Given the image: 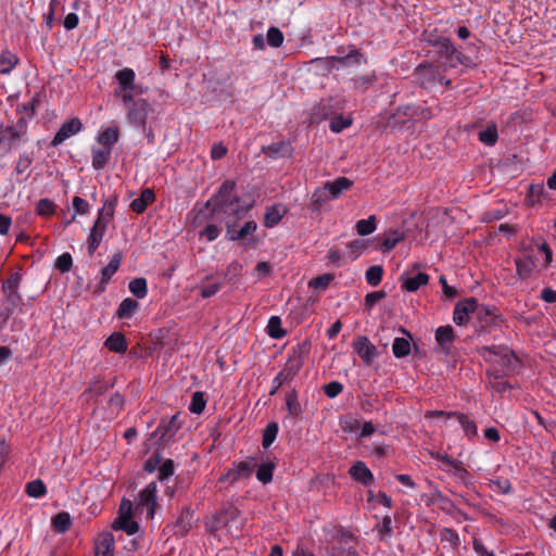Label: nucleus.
Wrapping results in <instances>:
<instances>
[{
	"label": "nucleus",
	"instance_id": "40",
	"mask_svg": "<svg viewBox=\"0 0 556 556\" xmlns=\"http://www.w3.org/2000/svg\"><path fill=\"white\" fill-rule=\"evenodd\" d=\"M52 526L59 533L66 532L72 526L71 515L66 511H61L52 518Z\"/></svg>",
	"mask_w": 556,
	"mask_h": 556
},
{
	"label": "nucleus",
	"instance_id": "21",
	"mask_svg": "<svg viewBox=\"0 0 556 556\" xmlns=\"http://www.w3.org/2000/svg\"><path fill=\"white\" fill-rule=\"evenodd\" d=\"M455 339V332L452 326H440L435 330V341L441 346V350L448 354L452 349L453 341Z\"/></svg>",
	"mask_w": 556,
	"mask_h": 556
},
{
	"label": "nucleus",
	"instance_id": "23",
	"mask_svg": "<svg viewBox=\"0 0 556 556\" xmlns=\"http://www.w3.org/2000/svg\"><path fill=\"white\" fill-rule=\"evenodd\" d=\"M106 227L108 226H104L99 222H93V225L90 228V232L87 238V243H88L87 250H88V254L90 256H92L93 253L96 252V250L99 248V245L103 239V236L106 231Z\"/></svg>",
	"mask_w": 556,
	"mask_h": 556
},
{
	"label": "nucleus",
	"instance_id": "34",
	"mask_svg": "<svg viewBox=\"0 0 556 556\" xmlns=\"http://www.w3.org/2000/svg\"><path fill=\"white\" fill-rule=\"evenodd\" d=\"M428 504H440V508L446 514H452L453 510L456 509L453 501L439 490H435L431 494Z\"/></svg>",
	"mask_w": 556,
	"mask_h": 556
},
{
	"label": "nucleus",
	"instance_id": "60",
	"mask_svg": "<svg viewBox=\"0 0 556 556\" xmlns=\"http://www.w3.org/2000/svg\"><path fill=\"white\" fill-rule=\"evenodd\" d=\"M334 279V276L332 274H324L320 276H317L313 278L308 286L311 288H314L316 290H326L329 283Z\"/></svg>",
	"mask_w": 556,
	"mask_h": 556
},
{
	"label": "nucleus",
	"instance_id": "30",
	"mask_svg": "<svg viewBox=\"0 0 556 556\" xmlns=\"http://www.w3.org/2000/svg\"><path fill=\"white\" fill-rule=\"evenodd\" d=\"M325 186L329 191L330 197L332 199H337L353 186V181L346 177H338L333 181H327Z\"/></svg>",
	"mask_w": 556,
	"mask_h": 556
},
{
	"label": "nucleus",
	"instance_id": "13",
	"mask_svg": "<svg viewBox=\"0 0 556 556\" xmlns=\"http://www.w3.org/2000/svg\"><path fill=\"white\" fill-rule=\"evenodd\" d=\"M472 307H477L476 298H467L456 303L453 312V321L458 326H464L469 321Z\"/></svg>",
	"mask_w": 556,
	"mask_h": 556
},
{
	"label": "nucleus",
	"instance_id": "38",
	"mask_svg": "<svg viewBox=\"0 0 556 556\" xmlns=\"http://www.w3.org/2000/svg\"><path fill=\"white\" fill-rule=\"evenodd\" d=\"M122 263V254L116 253L113 255L109 264L101 270V280L103 282H110L113 275L118 270Z\"/></svg>",
	"mask_w": 556,
	"mask_h": 556
},
{
	"label": "nucleus",
	"instance_id": "49",
	"mask_svg": "<svg viewBox=\"0 0 556 556\" xmlns=\"http://www.w3.org/2000/svg\"><path fill=\"white\" fill-rule=\"evenodd\" d=\"M267 332L273 339H281L286 331L281 328V319L278 316H271L268 320Z\"/></svg>",
	"mask_w": 556,
	"mask_h": 556
},
{
	"label": "nucleus",
	"instance_id": "53",
	"mask_svg": "<svg viewBox=\"0 0 556 556\" xmlns=\"http://www.w3.org/2000/svg\"><path fill=\"white\" fill-rule=\"evenodd\" d=\"M206 401L204 399V393L197 391L192 394L189 410L193 414L200 415L203 413Z\"/></svg>",
	"mask_w": 556,
	"mask_h": 556
},
{
	"label": "nucleus",
	"instance_id": "14",
	"mask_svg": "<svg viewBox=\"0 0 556 556\" xmlns=\"http://www.w3.org/2000/svg\"><path fill=\"white\" fill-rule=\"evenodd\" d=\"M24 137L13 125H0V147L10 152L15 148L18 141Z\"/></svg>",
	"mask_w": 556,
	"mask_h": 556
},
{
	"label": "nucleus",
	"instance_id": "42",
	"mask_svg": "<svg viewBox=\"0 0 556 556\" xmlns=\"http://www.w3.org/2000/svg\"><path fill=\"white\" fill-rule=\"evenodd\" d=\"M392 352L396 358H403L410 353V343L406 338H395L392 344Z\"/></svg>",
	"mask_w": 556,
	"mask_h": 556
},
{
	"label": "nucleus",
	"instance_id": "56",
	"mask_svg": "<svg viewBox=\"0 0 556 556\" xmlns=\"http://www.w3.org/2000/svg\"><path fill=\"white\" fill-rule=\"evenodd\" d=\"M56 205L50 199H40L36 206V212L40 216H51L55 212Z\"/></svg>",
	"mask_w": 556,
	"mask_h": 556
},
{
	"label": "nucleus",
	"instance_id": "2",
	"mask_svg": "<svg viewBox=\"0 0 556 556\" xmlns=\"http://www.w3.org/2000/svg\"><path fill=\"white\" fill-rule=\"evenodd\" d=\"M236 182L225 180L218 191L206 202L205 207L211 210V217L219 219L220 215L227 217H243L251 208L252 204L241 205L240 198L233 194Z\"/></svg>",
	"mask_w": 556,
	"mask_h": 556
},
{
	"label": "nucleus",
	"instance_id": "33",
	"mask_svg": "<svg viewBox=\"0 0 556 556\" xmlns=\"http://www.w3.org/2000/svg\"><path fill=\"white\" fill-rule=\"evenodd\" d=\"M113 530H122L128 535H134L139 531V525L131 517H117L112 523Z\"/></svg>",
	"mask_w": 556,
	"mask_h": 556
},
{
	"label": "nucleus",
	"instance_id": "24",
	"mask_svg": "<svg viewBox=\"0 0 556 556\" xmlns=\"http://www.w3.org/2000/svg\"><path fill=\"white\" fill-rule=\"evenodd\" d=\"M287 213L288 208L282 204L267 206L264 215V226L267 228L277 226Z\"/></svg>",
	"mask_w": 556,
	"mask_h": 556
},
{
	"label": "nucleus",
	"instance_id": "45",
	"mask_svg": "<svg viewBox=\"0 0 556 556\" xmlns=\"http://www.w3.org/2000/svg\"><path fill=\"white\" fill-rule=\"evenodd\" d=\"M278 430H279V427L276 421H270L266 425V427L263 431V440H262V445L264 448H268L274 443V441L277 438Z\"/></svg>",
	"mask_w": 556,
	"mask_h": 556
},
{
	"label": "nucleus",
	"instance_id": "62",
	"mask_svg": "<svg viewBox=\"0 0 556 556\" xmlns=\"http://www.w3.org/2000/svg\"><path fill=\"white\" fill-rule=\"evenodd\" d=\"M22 281V275L20 273H13L10 277L2 282L3 292L18 291V287Z\"/></svg>",
	"mask_w": 556,
	"mask_h": 556
},
{
	"label": "nucleus",
	"instance_id": "51",
	"mask_svg": "<svg viewBox=\"0 0 556 556\" xmlns=\"http://www.w3.org/2000/svg\"><path fill=\"white\" fill-rule=\"evenodd\" d=\"M498 134L496 126L489 125L485 129L479 131V140L486 146H494L497 141Z\"/></svg>",
	"mask_w": 556,
	"mask_h": 556
},
{
	"label": "nucleus",
	"instance_id": "37",
	"mask_svg": "<svg viewBox=\"0 0 556 556\" xmlns=\"http://www.w3.org/2000/svg\"><path fill=\"white\" fill-rule=\"evenodd\" d=\"M119 139V129L117 126H111L104 129L98 137V141L105 148L111 149Z\"/></svg>",
	"mask_w": 556,
	"mask_h": 556
},
{
	"label": "nucleus",
	"instance_id": "3",
	"mask_svg": "<svg viewBox=\"0 0 556 556\" xmlns=\"http://www.w3.org/2000/svg\"><path fill=\"white\" fill-rule=\"evenodd\" d=\"M309 350L311 342L308 340L299 343L292 349L283 369L273 379V387L269 391L270 396L275 395L283 383L294 379L303 367L304 358L308 355Z\"/></svg>",
	"mask_w": 556,
	"mask_h": 556
},
{
	"label": "nucleus",
	"instance_id": "12",
	"mask_svg": "<svg viewBox=\"0 0 556 556\" xmlns=\"http://www.w3.org/2000/svg\"><path fill=\"white\" fill-rule=\"evenodd\" d=\"M354 351L366 365L372 364L378 356L377 348L365 336L358 337L353 343Z\"/></svg>",
	"mask_w": 556,
	"mask_h": 556
},
{
	"label": "nucleus",
	"instance_id": "26",
	"mask_svg": "<svg viewBox=\"0 0 556 556\" xmlns=\"http://www.w3.org/2000/svg\"><path fill=\"white\" fill-rule=\"evenodd\" d=\"M154 200V191L149 188L143 189L140 195L131 201L130 208L137 214H142Z\"/></svg>",
	"mask_w": 556,
	"mask_h": 556
},
{
	"label": "nucleus",
	"instance_id": "29",
	"mask_svg": "<svg viewBox=\"0 0 556 556\" xmlns=\"http://www.w3.org/2000/svg\"><path fill=\"white\" fill-rule=\"evenodd\" d=\"M139 307L140 305L137 300L126 298L119 303L115 316L118 319H130L139 311Z\"/></svg>",
	"mask_w": 556,
	"mask_h": 556
},
{
	"label": "nucleus",
	"instance_id": "35",
	"mask_svg": "<svg viewBox=\"0 0 556 556\" xmlns=\"http://www.w3.org/2000/svg\"><path fill=\"white\" fill-rule=\"evenodd\" d=\"M448 417H454L460 424L464 432L469 438L477 435V425L476 422L466 416L463 413L451 412L448 413Z\"/></svg>",
	"mask_w": 556,
	"mask_h": 556
},
{
	"label": "nucleus",
	"instance_id": "46",
	"mask_svg": "<svg viewBox=\"0 0 556 556\" xmlns=\"http://www.w3.org/2000/svg\"><path fill=\"white\" fill-rule=\"evenodd\" d=\"M330 199L329 191L327 190L326 186L324 185L323 188L317 189L313 195H312V206L314 211H319L321 206L327 203Z\"/></svg>",
	"mask_w": 556,
	"mask_h": 556
},
{
	"label": "nucleus",
	"instance_id": "9",
	"mask_svg": "<svg viewBox=\"0 0 556 556\" xmlns=\"http://www.w3.org/2000/svg\"><path fill=\"white\" fill-rule=\"evenodd\" d=\"M241 511L230 502L226 503L218 511L213 515V525L211 531L227 527L230 522L237 520Z\"/></svg>",
	"mask_w": 556,
	"mask_h": 556
},
{
	"label": "nucleus",
	"instance_id": "1",
	"mask_svg": "<svg viewBox=\"0 0 556 556\" xmlns=\"http://www.w3.org/2000/svg\"><path fill=\"white\" fill-rule=\"evenodd\" d=\"M421 37L422 41L431 48L428 53L432 54L433 58L445 67L455 68L458 65L466 67L476 66V63H473L470 56L458 51L451 42L450 38L439 34L437 29H426Z\"/></svg>",
	"mask_w": 556,
	"mask_h": 556
},
{
	"label": "nucleus",
	"instance_id": "44",
	"mask_svg": "<svg viewBox=\"0 0 556 556\" xmlns=\"http://www.w3.org/2000/svg\"><path fill=\"white\" fill-rule=\"evenodd\" d=\"M276 465L273 462H267L258 466L256 470V478L263 484H267L273 480V473Z\"/></svg>",
	"mask_w": 556,
	"mask_h": 556
},
{
	"label": "nucleus",
	"instance_id": "59",
	"mask_svg": "<svg viewBox=\"0 0 556 556\" xmlns=\"http://www.w3.org/2000/svg\"><path fill=\"white\" fill-rule=\"evenodd\" d=\"M504 348L505 345L482 346L480 350V355L484 358V361L494 363Z\"/></svg>",
	"mask_w": 556,
	"mask_h": 556
},
{
	"label": "nucleus",
	"instance_id": "5",
	"mask_svg": "<svg viewBox=\"0 0 556 556\" xmlns=\"http://www.w3.org/2000/svg\"><path fill=\"white\" fill-rule=\"evenodd\" d=\"M356 538L352 532L339 527L331 535V541L337 542V545L327 548L328 556H358L355 547L351 546L350 543L355 541Z\"/></svg>",
	"mask_w": 556,
	"mask_h": 556
},
{
	"label": "nucleus",
	"instance_id": "19",
	"mask_svg": "<svg viewBox=\"0 0 556 556\" xmlns=\"http://www.w3.org/2000/svg\"><path fill=\"white\" fill-rule=\"evenodd\" d=\"M429 275L426 273H417L415 276H409L408 273H403L400 276L402 289L407 292H416L421 286L429 282Z\"/></svg>",
	"mask_w": 556,
	"mask_h": 556
},
{
	"label": "nucleus",
	"instance_id": "39",
	"mask_svg": "<svg viewBox=\"0 0 556 556\" xmlns=\"http://www.w3.org/2000/svg\"><path fill=\"white\" fill-rule=\"evenodd\" d=\"M18 63V58L10 52L2 51L0 53V74H10Z\"/></svg>",
	"mask_w": 556,
	"mask_h": 556
},
{
	"label": "nucleus",
	"instance_id": "31",
	"mask_svg": "<svg viewBox=\"0 0 556 556\" xmlns=\"http://www.w3.org/2000/svg\"><path fill=\"white\" fill-rule=\"evenodd\" d=\"M104 346L111 352L123 354L127 351V340L122 332H113L104 341Z\"/></svg>",
	"mask_w": 556,
	"mask_h": 556
},
{
	"label": "nucleus",
	"instance_id": "50",
	"mask_svg": "<svg viewBox=\"0 0 556 556\" xmlns=\"http://www.w3.org/2000/svg\"><path fill=\"white\" fill-rule=\"evenodd\" d=\"M382 276L383 267L381 265L370 266L365 273L366 281L372 287H376L381 282Z\"/></svg>",
	"mask_w": 556,
	"mask_h": 556
},
{
	"label": "nucleus",
	"instance_id": "41",
	"mask_svg": "<svg viewBox=\"0 0 556 556\" xmlns=\"http://www.w3.org/2000/svg\"><path fill=\"white\" fill-rule=\"evenodd\" d=\"M377 228V218L370 215L367 219H359L355 224V229L359 236H367L372 233Z\"/></svg>",
	"mask_w": 556,
	"mask_h": 556
},
{
	"label": "nucleus",
	"instance_id": "27",
	"mask_svg": "<svg viewBox=\"0 0 556 556\" xmlns=\"http://www.w3.org/2000/svg\"><path fill=\"white\" fill-rule=\"evenodd\" d=\"M115 540L111 532L101 534L96 544L94 556H114Z\"/></svg>",
	"mask_w": 556,
	"mask_h": 556
},
{
	"label": "nucleus",
	"instance_id": "64",
	"mask_svg": "<svg viewBox=\"0 0 556 556\" xmlns=\"http://www.w3.org/2000/svg\"><path fill=\"white\" fill-rule=\"evenodd\" d=\"M31 163L33 156L27 152L22 153L16 162L15 173L18 175L25 173L30 167Z\"/></svg>",
	"mask_w": 556,
	"mask_h": 556
},
{
	"label": "nucleus",
	"instance_id": "4",
	"mask_svg": "<svg viewBox=\"0 0 556 556\" xmlns=\"http://www.w3.org/2000/svg\"><path fill=\"white\" fill-rule=\"evenodd\" d=\"M181 425L179 414L173 415L169 419H162L149 440L154 446L163 447L174 439Z\"/></svg>",
	"mask_w": 556,
	"mask_h": 556
},
{
	"label": "nucleus",
	"instance_id": "17",
	"mask_svg": "<svg viewBox=\"0 0 556 556\" xmlns=\"http://www.w3.org/2000/svg\"><path fill=\"white\" fill-rule=\"evenodd\" d=\"M194 522V511L188 507H182L175 525L174 533L176 535L185 536L191 529Z\"/></svg>",
	"mask_w": 556,
	"mask_h": 556
},
{
	"label": "nucleus",
	"instance_id": "43",
	"mask_svg": "<svg viewBox=\"0 0 556 556\" xmlns=\"http://www.w3.org/2000/svg\"><path fill=\"white\" fill-rule=\"evenodd\" d=\"M129 291L137 299H144L148 294V285L146 278L139 277L132 279L128 285Z\"/></svg>",
	"mask_w": 556,
	"mask_h": 556
},
{
	"label": "nucleus",
	"instance_id": "8",
	"mask_svg": "<svg viewBox=\"0 0 556 556\" xmlns=\"http://www.w3.org/2000/svg\"><path fill=\"white\" fill-rule=\"evenodd\" d=\"M157 484L155 481L150 482L138 495V507H147V518L152 519L155 509L159 506L156 502Z\"/></svg>",
	"mask_w": 556,
	"mask_h": 556
},
{
	"label": "nucleus",
	"instance_id": "63",
	"mask_svg": "<svg viewBox=\"0 0 556 556\" xmlns=\"http://www.w3.org/2000/svg\"><path fill=\"white\" fill-rule=\"evenodd\" d=\"M5 295V309L12 313L15 307L22 303V296L18 291L3 292Z\"/></svg>",
	"mask_w": 556,
	"mask_h": 556
},
{
	"label": "nucleus",
	"instance_id": "55",
	"mask_svg": "<svg viewBox=\"0 0 556 556\" xmlns=\"http://www.w3.org/2000/svg\"><path fill=\"white\" fill-rule=\"evenodd\" d=\"M175 472V465L172 459L162 460L159 466L157 479L161 482L166 481Z\"/></svg>",
	"mask_w": 556,
	"mask_h": 556
},
{
	"label": "nucleus",
	"instance_id": "16",
	"mask_svg": "<svg viewBox=\"0 0 556 556\" xmlns=\"http://www.w3.org/2000/svg\"><path fill=\"white\" fill-rule=\"evenodd\" d=\"M329 62L332 63V65L336 64L337 70H341L344 67L366 63V58L359 52L358 49L352 48L345 55H332Z\"/></svg>",
	"mask_w": 556,
	"mask_h": 556
},
{
	"label": "nucleus",
	"instance_id": "36",
	"mask_svg": "<svg viewBox=\"0 0 556 556\" xmlns=\"http://www.w3.org/2000/svg\"><path fill=\"white\" fill-rule=\"evenodd\" d=\"M112 150L111 149H92V167L96 170L103 169L110 161Z\"/></svg>",
	"mask_w": 556,
	"mask_h": 556
},
{
	"label": "nucleus",
	"instance_id": "10",
	"mask_svg": "<svg viewBox=\"0 0 556 556\" xmlns=\"http://www.w3.org/2000/svg\"><path fill=\"white\" fill-rule=\"evenodd\" d=\"M83 129V123L78 117H73L65 123H63L52 139L50 146L59 147L65 140L71 138L72 136L78 134Z\"/></svg>",
	"mask_w": 556,
	"mask_h": 556
},
{
	"label": "nucleus",
	"instance_id": "28",
	"mask_svg": "<svg viewBox=\"0 0 556 556\" xmlns=\"http://www.w3.org/2000/svg\"><path fill=\"white\" fill-rule=\"evenodd\" d=\"M399 115H404L409 118L429 119L432 117L431 112L427 108L419 105L407 104L402 105L397 109Z\"/></svg>",
	"mask_w": 556,
	"mask_h": 556
},
{
	"label": "nucleus",
	"instance_id": "7",
	"mask_svg": "<svg viewBox=\"0 0 556 556\" xmlns=\"http://www.w3.org/2000/svg\"><path fill=\"white\" fill-rule=\"evenodd\" d=\"M152 111V106L146 99H137L132 105L129 106L127 118L136 127L146 130L147 118Z\"/></svg>",
	"mask_w": 556,
	"mask_h": 556
},
{
	"label": "nucleus",
	"instance_id": "6",
	"mask_svg": "<svg viewBox=\"0 0 556 556\" xmlns=\"http://www.w3.org/2000/svg\"><path fill=\"white\" fill-rule=\"evenodd\" d=\"M114 78L117 80L122 91H124L119 100L129 108L136 102L132 92L135 90L136 73L132 68L124 67L115 73Z\"/></svg>",
	"mask_w": 556,
	"mask_h": 556
},
{
	"label": "nucleus",
	"instance_id": "25",
	"mask_svg": "<svg viewBox=\"0 0 556 556\" xmlns=\"http://www.w3.org/2000/svg\"><path fill=\"white\" fill-rule=\"evenodd\" d=\"M535 262H536V258L531 254L525 255L523 257L516 258L515 264H516V274H517L518 278H520L522 280L528 279L535 268Z\"/></svg>",
	"mask_w": 556,
	"mask_h": 556
},
{
	"label": "nucleus",
	"instance_id": "58",
	"mask_svg": "<svg viewBox=\"0 0 556 556\" xmlns=\"http://www.w3.org/2000/svg\"><path fill=\"white\" fill-rule=\"evenodd\" d=\"M257 229V224L254 220L247 222L240 230L237 231L236 236L230 237V241H238L245 239L248 236H251Z\"/></svg>",
	"mask_w": 556,
	"mask_h": 556
},
{
	"label": "nucleus",
	"instance_id": "52",
	"mask_svg": "<svg viewBox=\"0 0 556 556\" xmlns=\"http://www.w3.org/2000/svg\"><path fill=\"white\" fill-rule=\"evenodd\" d=\"M285 36L282 31L275 26H270L267 30L266 41L268 46L273 48H279L282 46Z\"/></svg>",
	"mask_w": 556,
	"mask_h": 556
},
{
	"label": "nucleus",
	"instance_id": "15",
	"mask_svg": "<svg viewBox=\"0 0 556 556\" xmlns=\"http://www.w3.org/2000/svg\"><path fill=\"white\" fill-rule=\"evenodd\" d=\"M262 152L270 159H285L291 157L293 153V147L290 141L281 140L274 142L268 146L262 147Z\"/></svg>",
	"mask_w": 556,
	"mask_h": 556
},
{
	"label": "nucleus",
	"instance_id": "11",
	"mask_svg": "<svg viewBox=\"0 0 556 556\" xmlns=\"http://www.w3.org/2000/svg\"><path fill=\"white\" fill-rule=\"evenodd\" d=\"M519 362L518 356L515 354L513 350L505 346L501 354L496 357V361L494 363L498 364L501 367V372L494 375L495 379H500L503 376H506L514 371L517 367V364Z\"/></svg>",
	"mask_w": 556,
	"mask_h": 556
},
{
	"label": "nucleus",
	"instance_id": "54",
	"mask_svg": "<svg viewBox=\"0 0 556 556\" xmlns=\"http://www.w3.org/2000/svg\"><path fill=\"white\" fill-rule=\"evenodd\" d=\"M39 102L38 94L34 96L27 103L18 104L16 112L20 115L28 116V119H33L36 114V104Z\"/></svg>",
	"mask_w": 556,
	"mask_h": 556
},
{
	"label": "nucleus",
	"instance_id": "61",
	"mask_svg": "<svg viewBox=\"0 0 556 556\" xmlns=\"http://www.w3.org/2000/svg\"><path fill=\"white\" fill-rule=\"evenodd\" d=\"M73 266V257L68 252H64L55 260L54 267L61 273H67Z\"/></svg>",
	"mask_w": 556,
	"mask_h": 556
},
{
	"label": "nucleus",
	"instance_id": "47",
	"mask_svg": "<svg viewBox=\"0 0 556 556\" xmlns=\"http://www.w3.org/2000/svg\"><path fill=\"white\" fill-rule=\"evenodd\" d=\"M253 471V467L248 462H239L233 465L230 469V475H232V481H237L238 479L244 477L248 478L251 476Z\"/></svg>",
	"mask_w": 556,
	"mask_h": 556
},
{
	"label": "nucleus",
	"instance_id": "22",
	"mask_svg": "<svg viewBox=\"0 0 556 556\" xmlns=\"http://www.w3.org/2000/svg\"><path fill=\"white\" fill-rule=\"evenodd\" d=\"M405 239L404 232L399 229H389L379 238L378 249L383 253L390 252L395 245Z\"/></svg>",
	"mask_w": 556,
	"mask_h": 556
},
{
	"label": "nucleus",
	"instance_id": "18",
	"mask_svg": "<svg viewBox=\"0 0 556 556\" xmlns=\"http://www.w3.org/2000/svg\"><path fill=\"white\" fill-rule=\"evenodd\" d=\"M286 408L288 414L285 417L283 422L286 420H290V422L294 425L296 419L303 414V408L300 404L299 395L295 389L289 391L286 394Z\"/></svg>",
	"mask_w": 556,
	"mask_h": 556
},
{
	"label": "nucleus",
	"instance_id": "57",
	"mask_svg": "<svg viewBox=\"0 0 556 556\" xmlns=\"http://www.w3.org/2000/svg\"><path fill=\"white\" fill-rule=\"evenodd\" d=\"M160 447L156 446L155 452L144 462L143 470L152 473L156 469L159 470V466L163 460V456L159 451Z\"/></svg>",
	"mask_w": 556,
	"mask_h": 556
},
{
	"label": "nucleus",
	"instance_id": "20",
	"mask_svg": "<svg viewBox=\"0 0 556 556\" xmlns=\"http://www.w3.org/2000/svg\"><path fill=\"white\" fill-rule=\"evenodd\" d=\"M349 473L351 478L361 484L368 486L374 482V475L366 466V464L362 460H357L350 468Z\"/></svg>",
	"mask_w": 556,
	"mask_h": 556
},
{
	"label": "nucleus",
	"instance_id": "32",
	"mask_svg": "<svg viewBox=\"0 0 556 556\" xmlns=\"http://www.w3.org/2000/svg\"><path fill=\"white\" fill-rule=\"evenodd\" d=\"M472 313L471 315H473L480 323H483V324H494L495 320L497 318H500V315H496L495 312V307H490V306H486V305H481L477 302V307H472Z\"/></svg>",
	"mask_w": 556,
	"mask_h": 556
},
{
	"label": "nucleus",
	"instance_id": "48",
	"mask_svg": "<svg viewBox=\"0 0 556 556\" xmlns=\"http://www.w3.org/2000/svg\"><path fill=\"white\" fill-rule=\"evenodd\" d=\"M25 492L28 496L38 498V497L43 496L47 493V488H46L45 483L42 482V480L37 479V480H33L26 484Z\"/></svg>",
	"mask_w": 556,
	"mask_h": 556
}]
</instances>
